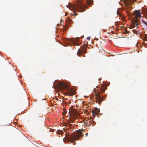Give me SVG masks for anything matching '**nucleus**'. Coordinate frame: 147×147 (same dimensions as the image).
Masks as SVG:
<instances>
[{
  "label": "nucleus",
  "instance_id": "nucleus-5",
  "mask_svg": "<svg viewBox=\"0 0 147 147\" xmlns=\"http://www.w3.org/2000/svg\"><path fill=\"white\" fill-rule=\"evenodd\" d=\"M100 91H98V90H97V92L95 93L96 102L98 103L99 104L101 103L102 101H103L105 100L103 98L101 97L100 94L104 92L105 89L104 87H102L100 89Z\"/></svg>",
  "mask_w": 147,
  "mask_h": 147
},
{
  "label": "nucleus",
  "instance_id": "nucleus-29",
  "mask_svg": "<svg viewBox=\"0 0 147 147\" xmlns=\"http://www.w3.org/2000/svg\"><path fill=\"white\" fill-rule=\"evenodd\" d=\"M65 14H66V15H67V13H65Z\"/></svg>",
  "mask_w": 147,
  "mask_h": 147
},
{
  "label": "nucleus",
  "instance_id": "nucleus-7",
  "mask_svg": "<svg viewBox=\"0 0 147 147\" xmlns=\"http://www.w3.org/2000/svg\"><path fill=\"white\" fill-rule=\"evenodd\" d=\"M136 0H129V9L132 8L134 7V6H132L134 4V2H136Z\"/></svg>",
  "mask_w": 147,
  "mask_h": 147
},
{
  "label": "nucleus",
  "instance_id": "nucleus-1",
  "mask_svg": "<svg viewBox=\"0 0 147 147\" xmlns=\"http://www.w3.org/2000/svg\"><path fill=\"white\" fill-rule=\"evenodd\" d=\"M54 88L55 90L57 88L59 91L67 90V92L64 93L66 95L71 96L75 94V91L66 83L63 82L59 83L57 86H55Z\"/></svg>",
  "mask_w": 147,
  "mask_h": 147
},
{
  "label": "nucleus",
  "instance_id": "nucleus-3",
  "mask_svg": "<svg viewBox=\"0 0 147 147\" xmlns=\"http://www.w3.org/2000/svg\"><path fill=\"white\" fill-rule=\"evenodd\" d=\"M83 0H76L77 3L74 5L71 3H68L66 7L71 10H75L81 9L84 10V9L87 7V6L83 4L82 2Z\"/></svg>",
  "mask_w": 147,
  "mask_h": 147
},
{
  "label": "nucleus",
  "instance_id": "nucleus-24",
  "mask_svg": "<svg viewBox=\"0 0 147 147\" xmlns=\"http://www.w3.org/2000/svg\"><path fill=\"white\" fill-rule=\"evenodd\" d=\"M88 133H86V134H85V135H86V136H87L88 135Z\"/></svg>",
  "mask_w": 147,
  "mask_h": 147
},
{
  "label": "nucleus",
  "instance_id": "nucleus-25",
  "mask_svg": "<svg viewBox=\"0 0 147 147\" xmlns=\"http://www.w3.org/2000/svg\"><path fill=\"white\" fill-rule=\"evenodd\" d=\"M64 132H67L66 131V130H64Z\"/></svg>",
  "mask_w": 147,
  "mask_h": 147
},
{
  "label": "nucleus",
  "instance_id": "nucleus-22",
  "mask_svg": "<svg viewBox=\"0 0 147 147\" xmlns=\"http://www.w3.org/2000/svg\"><path fill=\"white\" fill-rule=\"evenodd\" d=\"M87 38L88 40H90V37H87Z\"/></svg>",
  "mask_w": 147,
  "mask_h": 147
},
{
  "label": "nucleus",
  "instance_id": "nucleus-28",
  "mask_svg": "<svg viewBox=\"0 0 147 147\" xmlns=\"http://www.w3.org/2000/svg\"><path fill=\"white\" fill-rule=\"evenodd\" d=\"M65 14H66V15H67V13H65Z\"/></svg>",
  "mask_w": 147,
  "mask_h": 147
},
{
  "label": "nucleus",
  "instance_id": "nucleus-11",
  "mask_svg": "<svg viewBox=\"0 0 147 147\" xmlns=\"http://www.w3.org/2000/svg\"><path fill=\"white\" fill-rule=\"evenodd\" d=\"M63 133L64 132L62 130H58L57 131L56 134L59 135H62Z\"/></svg>",
  "mask_w": 147,
  "mask_h": 147
},
{
  "label": "nucleus",
  "instance_id": "nucleus-19",
  "mask_svg": "<svg viewBox=\"0 0 147 147\" xmlns=\"http://www.w3.org/2000/svg\"><path fill=\"white\" fill-rule=\"evenodd\" d=\"M117 13L118 15H120V12L117 11Z\"/></svg>",
  "mask_w": 147,
  "mask_h": 147
},
{
  "label": "nucleus",
  "instance_id": "nucleus-15",
  "mask_svg": "<svg viewBox=\"0 0 147 147\" xmlns=\"http://www.w3.org/2000/svg\"><path fill=\"white\" fill-rule=\"evenodd\" d=\"M68 127L70 128L72 127H73V125L71 124H68Z\"/></svg>",
  "mask_w": 147,
  "mask_h": 147
},
{
  "label": "nucleus",
  "instance_id": "nucleus-27",
  "mask_svg": "<svg viewBox=\"0 0 147 147\" xmlns=\"http://www.w3.org/2000/svg\"><path fill=\"white\" fill-rule=\"evenodd\" d=\"M65 14H66V15H67V13H65Z\"/></svg>",
  "mask_w": 147,
  "mask_h": 147
},
{
  "label": "nucleus",
  "instance_id": "nucleus-33",
  "mask_svg": "<svg viewBox=\"0 0 147 147\" xmlns=\"http://www.w3.org/2000/svg\"><path fill=\"white\" fill-rule=\"evenodd\" d=\"M131 10H130V11H131Z\"/></svg>",
  "mask_w": 147,
  "mask_h": 147
},
{
  "label": "nucleus",
  "instance_id": "nucleus-9",
  "mask_svg": "<svg viewBox=\"0 0 147 147\" xmlns=\"http://www.w3.org/2000/svg\"><path fill=\"white\" fill-rule=\"evenodd\" d=\"M71 42L74 46H76L79 45L78 43L77 42V40L76 39H70Z\"/></svg>",
  "mask_w": 147,
  "mask_h": 147
},
{
  "label": "nucleus",
  "instance_id": "nucleus-31",
  "mask_svg": "<svg viewBox=\"0 0 147 147\" xmlns=\"http://www.w3.org/2000/svg\"><path fill=\"white\" fill-rule=\"evenodd\" d=\"M63 113V114H65V113Z\"/></svg>",
  "mask_w": 147,
  "mask_h": 147
},
{
  "label": "nucleus",
  "instance_id": "nucleus-10",
  "mask_svg": "<svg viewBox=\"0 0 147 147\" xmlns=\"http://www.w3.org/2000/svg\"><path fill=\"white\" fill-rule=\"evenodd\" d=\"M95 111L96 112H94V111H93L92 112L93 114L94 115H97V113H99L100 112V110L98 109L96 107L95 108Z\"/></svg>",
  "mask_w": 147,
  "mask_h": 147
},
{
  "label": "nucleus",
  "instance_id": "nucleus-13",
  "mask_svg": "<svg viewBox=\"0 0 147 147\" xmlns=\"http://www.w3.org/2000/svg\"><path fill=\"white\" fill-rule=\"evenodd\" d=\"M124 3L125 4V5L126 6V7L127 8H128V5L127 3L128 2V0H124Z\"/></svg>",
  "mask_w": 147,
  "mask_h": 147
},
{
  "label": "nucleus",
  "instance_id": "nucleus-32",
  "mask_svg": "<svg viewBox=\"0 0 147 147\" xmlns=\"http://www.w3.org/2000/svg\"><path fill=\"white\" fill-rule=\"evenodd\" d=\"M146 13L147 14V11H146Z\"/></svg>",
  "mask_w": 147,
  "mask_h": 147
},
{
  "label": "nucleus",
  "instance_id": "nucleus-14",
  "mask_svg": "<svg viewBox=\"0 0 147 147\" xmlns=\"http://www.w3.org/2000/svg\"><path fill=\"white\" fill-rule=\"evenodd\" d=\"M123 32L125 34H128V32L127 31V30L126 28H125L124 29Z\"/></svg>",
  "mask_w": 147,
  "mask_h": 147
},
{
  "label": "nucleus",
  "instance_id": "nucleus-18",
  "mask_svg": "<svg viewBox=\"0 0 147 147\" xmlns=\"http://www.w3.org/2000/svg\"><path fill=\"white\" fill-rule=\"evenodd\" d=\"M134 33H136V31L135 30H133L131 31Z\"/></svg>",
  "mask_w": 147,
  "mask_h": 147
},
{
  "label": "nucleus",
  "instance_id": "nucleus-30",
  "mask_svg": "<svg viewBox=\"0 0 147 147\" xmlns=\"http://www.w3.org/2000/svg\"><path fill=\"white\" fill-rule=\"evenodd\" d=\"M65 14H66V15H67V13H65Z\"/></svg>",
  "mask_w": 147,
  "mask_h": 147
},
{
  "label": "nucleus",
  "instance_id": "nucleus-8",
  "mask_svg": "<svg viewBox=\"0 0 147 147\" xmlns=\"http://www.w3.org/2000/svg\"><path fill=\"white\" fill-rule=\"evenodd\" d=\"M92 119V117H90V119H89L87 121V124H88V126H90L91 125V124H92V125H93L94 122V121H93Z\"/></svg>",
  "mask_w": 147,
  "mask_h": 147
},
{
  "label": "nucleus",
  "instance_id": "nucleus-6",
  "mask_svg": "<svg viewBox=\"0 0 147 147\" xmlns=\"http://www.w3.org/2000/svg\"><path fill=\"white\" fill-rule=\"evenodd\" d=\"M86 53V49L85 48H80L78 51L77 55L78 56H80L83 53Z\"/></svg>",
  "mask_w": 147,
  "mask_h": 147
},
{
  "label": "nucleus",
  "instance_id": "nucleus-23",
  "mask_svg": "<svg viewBox=\"0 0 147 147\" xmlns=\"http://www.w3.org/2000/svg\"><path fill=\"white\" fill-rule=\"evenodd\" d=\"M106 96V95L105 94L104 95H103V97H105Z\"/></svg>",
  "mask_w": 147,
  "mask_h": 147
},
{
  "label": "nucleus",
  "instance_id": "nucleus-20",
  "mask_svg": "<svg viewBox=\"0 0 147 147\" xmlns=\"http://www.w3.org/2000/svg\"><path fill=\"white\" fill-rule=\"evenodd\" d=\"M50 131L52 132H53L54 131V130L53 129H51L50 130Z\"/></svg>",
  "mask_w": 147,
  "mask_h": 147
},
{
  "label": "nucleus",
  "instance_id": "nucleus-26",
  "mask_svg": "<svg viewBox=\"0 0 147 147\" xmlns=\"http://www.w3.org/2000/svg\"><path fill=\"white\" fill-rule=\"evenodd\" d=\"M75 15H77V13H74Z\"/></svg>",
  "mask_w": 147,
  "mask_h": 147
},
{
  "label": "nucleus",
  "instance_id": "nucleus-17",
  "mask_svg": "<svg viewBox=\"0 0 147 147\" xmlns=\"http://www.w3.org/2000/svg\"><path fill=\"white\" fill-rule=\"evenodd\" d=\"M68 129H70V130L71 131H73V129L72 128V127L68 128Z\"/></svg>",
  "mask_w": 147,
  "mask_h": 147
},
{
  "label": "nucleus",
  "instance_id": "nucleus-2",
  "mask_svg": "<svg viewBox=\"0 0 147 147\" xmlns=\"http://www.w3.org/2000/svg\"><path fill=\"white\" fill-rule=\"evenodd\" d=\"M82 131L78 130L76 133L73 132L71 135L66 134L63 139L64 142H70L75 144V141L78 140L80 137H82Z\"/></svg>",
  "mask_w": 147,
  "mask_h": 147
},
{
  "label": "nucleus",
  "instance_id": "nucleus-16",
  "mask_svg": "<svg viewBox=\"0 0 147 147\" xmlns=\"http://www.w3.org/2000/svg\"><path fill=\"white\" fill-rule=\"evenodd\" d=\"M142 22L145 25H147V21H146V22H145L144 21V20H142Z\"/></svg>",
  "mask_w": 147,
  "mask_h": 147
},
{
  "label": "nucleus",
  "instance_id": "nucleus-21",
  "mask_svg": "<svg viewBox=\"0 0 147 147\" xmlns=\"http://www.w3.org/2000/svg\"><path fill=\"white\" fill-rule=\"evenodd\" d=\"M131 13L129 12V19H130V15H131Z\"/></svg>",
  "mask_w": 147,
  "mask_h": 147
},
{
  "label": "nucleus",
  "instance_id": "nucleus-4",
  "mask_svg": "<svg viewBox=\"0 0 147 147\" xmlns=\"http://www.w3.org/2000/svg\"><path fill=\"white\" fill-rule=\"evenodd\" d=\"M133 15H136V17H134L131 20V24L130 26H129V29L132 28L136 26L138 27V25L139 23L140 20L138 19V18H141V15L140 11L138 10H135L134 12L132 13Z\"/></svg>",
  "mask_w": 147,
  "mask_h": 147
},
{
  "label": "nucleus",
  "instance_id": "nucleus-12",
  "mask_svg": "<svg viewBox=\"0 0 147 147\" xmlns=\"http://www.w3.org/2000/svg\"><path fill=\"white\" fill-rule=\"evenodd\" d=\"M86 1L87 3L89 5H91L93 3L92 0H86Z\"/></svg>",
  "mask_w": 147,
  "mask_h": 147
}]
</instances>
